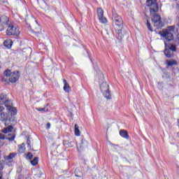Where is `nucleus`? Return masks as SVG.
<instances>
[{"label":"nucleus","instance_id":"3","mask_svg":"<svg viewBox=\"0 0 179 179\" xmlns=\"http://www.w3.org/2000/svg\"><path fill=\"white\" fill-rule=\"evenodd\" d=\"M157 11H155L154 13H151V20L152 23H154L155 27H157V29H162L163 27V22H162V17L159 15V14L157 13Z\"/></svg>","mask_w":179,"mask_h":179},{"label":"nucleus","instance_id":"4","mask_svg":"<svg viewBox=\"0 0 179 179\" xmlns=\"http://www.w3.org/2000/svg\"><path fill=\"white\" fill-rule=\"evenodd\" d=\"M3 75L8 78L9 82L11 83H15L19 80V71L11 72L10 70H6L3 72Z\"/></svg>","mask_w":179,"mask_h":179},{"label":"nucleus","instance_id":"1","mask_svg":"<svg viewBox=\"0 0 179 179\" xmlns=\"http://www.w3.org/2000/svg\"><path fill=\"white\" fill-rule=\"evenodd\" d=\"M174 29H176V26L173 25L169 27L167 29H163L162 31L159 32L160 35L166 40L164 41V54L167 58H171V57L174 55V52L177 51V48H176V45L170 43V41H173L174 39V36H173V33H174Z\"/></svg>","mask_w":179,"mask_h":179},{"label":"nucleus","instance_id":"31","mask_svg":"<svg viewBox=\"0 0 179 179\" xmlns=\"http://www.w3.org/2000/svg\"><path fill=\"white\" fill-rule=\"evenodd\" d=\"M3 110H5V108H3V106H0V113H2Z\"/></svg>","mask_w":179,"mask_h":179},{"label":"nucleus","instance_id":"10","mask_svg":"<svg viewBox=\"0 0 179 179\" xmlns=\"http://www.w3.org/2000/svg\"><path fill=\"white\" fill-rule=\"evenodd\" d=\"M96 12L101 23H107V18L104 17V11L103 10V9L99 8L97 9Z\"/></svg>","mask_w":179,"mask_h":179},{"label":"nucleus","instance_id":"12","mask_svg":"<svg viewBox=\"0 0 179 179\" xmlns=\"http://www.w3.org/2000/svg\"><path fill=\"white\" fill-rule=\"evenodd\" d=\"M8 110V115H10V118H13V116L17 114V110L16 109V108L13 106H11V108H9Z\"/></svg>","mask_w":179,"mask_h":179},{"label":"nucleus","instance_id":"33","mask_svg":"<svg viewBox=\"0 0 179 179\" xmlns=\"http://www.w3.org/2000/svg\"><path fill=\"white\" fill-rule=\"evenodd\" d=\"M0 179H2V172L0 171Z\"/></svg>","mask_w":179,"mask_h":179},{"label":"nucleus","instance_id":"20","mask_svg":"<svg viewBox=\"0 0 179 179\" xmlns=\"http://www.w3.org/2000/svg\"><path fill=\"white\" fill-rule=\"evenodd\" d=\"M37 28H35L34 29H32L33 31H34L36 34H40L41 33V27H40V25L37 24Z\"/></svg>","mask_w":179,"mask_h":179},{"label":"nucleus","instance_id":"13","mask_svg":"<svg viewBox=\"0 0 179 179\" xmlns=\"http://www.w3.org/2000/svg\"><path fill=\"white\" fill-rule=\"evenodd\" d=\"M63 83H64V90L66 92V93H69L71 90V86H69V84L68 82H66V80L64 79L63 80Z\"/></svg>","mask_w":179,"mask_h":179},{"label":"nucleus","instance_id":"15","mask_svg":"<svg viewBox=\"0 0 179 179\" xmlns=\"http://www.w3.org/2000/svg\"><path fill=\"white\" fill-rule=\"evenodd\" d=\"M13 131V127H12V125H10L8 127L2 129L1 132H3V134H9V132H12Z\"/></svg>","mask_w":179,"mask_h":179},{"label":"nucleus","instance_id":"30","mask_svg":"<svg viewBox=\"0 0 179 179\" xmlns=\"http://www.w3.org/2000/svg\"><path fill=\"white\" fill-rule=\"evenodd\" d=\"M1 170H3V164H2V162L0 161V171Z\"/></svg>","mask_w":179,"mask_h":179},{"label":"nucleus","instance_id":"27","mask_svg":"<svg viewBox=\"0 0 179 179\" xmlns=\"http://www.w3.org/2000/svg\"><path fill=\"white\" fill-rule=\"evenodd\" d=\"M19 150H22L23 148H24V143H22V145H18Z\"/></svg>","mask_w":179,"mask_h":179},{"label":"nucleus","instance_id":"22","mask_svg":"<svg viewBox=\"0 0 179 179\" xmlns=\"http://www.w3.org/2000/svg\"><path fill=\"white\" fill-rule=\"evenodd\" d=\"M11 41H4V46L7 47V48H11L12 44H10Z\"/></svg>","mask_w":179,"mask_h":179},{"label":"nucleus","instance_id":"26","mask_svg":"<svg viewBox=\"0 0 179 179\" xmlns=\"http://www.w3.org/2000/svg\"><path fill=\"white\" fill-rule=\"evenodd\" d=\"M27 145H28V148H29V149H31V145H30V139H27Z\"/></svg>","mask_w":179,"mask_h":179},{"label":"nucleus","instance_id":"18","mask_svg":"<svg viewBox=\"0 0 179 179\" xmlns=\"http://www.w3.org/2000/svg\"><path fill=\"white\" fill-rule=\"evenodd\" d=\"M15 156H16V154L10 153L8 156L4 157V160H5V162H8V160H9V162H10V160H12V159H13V157H15Z\"/></svg>","mask_w":179,"mask_h":179},{"label":"nucleus","instance_id":"16","mask_svg":"<svg viewBox=\"0 0 179 179\" xmlns=\"http://www.w3.org/2000/svg\"><path fill=\"white\" fill-rule=\"evenodd\" d=\"M166 64L168 66H173L174 65H178V62L177 61L172 59V60H166Z\"/></svg>","mask_w":179,"mask_h":179},{"label":"nucleus","instance_id":"7","mask_svg":"<svg viewBox=\"0 0 179 179\" xmlns=\"http://www.w3.org/2000/svg\"><path fill=\"white\" fill-rule=\"evenodd\" d=\"M146 3L147 6H150V13L159 12V6H157V3H156V0H147Z\"/></svg>","mask_w":179,"mask_h":179},{"label":"nucleus","instance_id":"32","mask_svg":"<svg viewBox=\"0 0 179 179\" xmlns=\"http://www.w3.org/2000/svg\"><path fill=\"white\" fill-rule=\"evenodd\" d=\"M1 82H6V79H5L3 77L1 78Z\"/></svg>","mask_w":179,"mask_h":179},{"label":"nucleus","instance_id":"24","mask_svg":"<svg viewBox=\"0 0 179 179\" xmlns=\"http://www.w3.org/2000/svg\"><path fill=\"white\" fill-rule=\"evenodd\" d=\"M78 171H79V170L76 169L75 175H76V177L80 178V177H82V173L80 172L79 173H78Z\"/></svg>","mask_w":179,"mask_h":179},{"label":"nucleus","instance_id":"35","mask_svg":"<svg viewBox=\"0 0 179 179\" xmlns=\"http://www.w3.org/2000/svg\"><path fill=\"white\" fill-rule=\"evenodd\" d=\"M113 36H114L113 33H110V36L113 37Z\"/></svg>","mask_w":179,"mask_h":179},{"label":"nucleus","instance_id":"29","mask_svg":"<svg viewBox=\"0 0 179 179\" xmlns=\"http://www.w3.org/2000/svg\"><path fill=\"white\" fill-rule=\"evenodd\" d=\"M51 128V123L48 122L46 124V129H50Z\"/></svg>","mask_w":179,"mask_h":179},{"label":"nucleus","instance_id":"8","mask_svg":"<svg viewBox=\"0 0 179 179\" xmlns=\"http://www.w3.org/2000/svg\"><path fill=\"white\" fill-rule=\"evenodd\" d=\"M6 33L7 36H19V34H20L19 28L13 27V25H8Z\"/></svg>","mask_w":179,"mask_h":179},{"label":"nucleus","instance_id":"17","mask_svg":"<svg viewBox=\"0 0 179 179\" xmlns=\"http://www.w3.org/2000/svg\"><path fill=\"white\" fill-rule=\"evenodd\" d=\"M120 136H122V138H125L126 139H128L129 135H128V131L125 130H120Z\"/></svg>","mask_w":179,"mask_h":179},{"label":"nucleus","instance_id":"36","mask_svg":"<svg viewBox=\"0 0 179 179\" xmlns=\"http://www.w3.org/2000/svg\"><path fill=\"white\" fill-rule=\"evenodd\" d=\"M175 1H178V0H175Z\"/></svg>","mask_w":179,"mask_h":179},{"label":"nucleus","instance_id":"5","mask_svg":"<svg viewBox=\"0 0 179 179\" xmlns=\"http://www.w3.org/2000/svg\"><path fill=\"white\" fill-rule=\"evenodd\" d=\"M100 89L104 97L108 100H110V99H111V94H110V90L108 89V85L107 83H102L100 85Z\"/></svg>","mask_w":179,"mask_h":179},{"label":"nucleus","instance_id":"25","mask_svg":"<svg viewBox=\"0 0 179 179\" xmlns=\"http://www.w3.org/2000/svg\"><path fill=\"white\" fill-rule=\"evenodd\" d=\"M27 157L29 159L31 160L33 159V154L31 152H28Z\"/></svg>","mask_w":179,"mask_h":179},{"label":"nucleus","instance_id":"2","mask_svg":"<svg viewBox=\"0 0 179 179\" xmlns=\"http://www.w3.org/2000/svg\"><path fill=\"white\" fill-rule=\"evenodd\" d=\"M112 20L113 27L115 29V31L116 33V37L121 41L124 37L122 34V29L124 27V21H122V18L115 11V8L112 10Z\"/></svg>","mask_w":179,"mask_h":179},{"label":"nucleus","instance_id":"21","mask_svg":"<svg viewBox=\"0 0 179 179\" xmlns=\"http://www.w3.org/2000/svg\"><path fill=\"white\" fill-rule=\"evenodd\" d=\"M31 164L32 166H36V164H38V157H35L32 161H31Z\"/></svg>","mask_w":179,"mask_h":179},{"label":"nucleus","instance_id":"23","mask_svg":"<svg viewBox=\"0 0 179 179\" xmlns=\"http://www.w3.org/2000/svg\"><path fill=\"white\" fill-rule=\"evenodd\" d=\"M146 24H147V27H148V30H150V31H153V29H152V26H150V22L148 20H147Z\"/></svg>","mask_w":179,"mask_h":179},{"label":"nucleus","instance_id":"6","mask_svg":"<svg viewBox=\"0 0 179 179\" xmlns=\"http://www.w3.org/2000/svg\"><path fill=\"white\" fill-rule=\"evenodd\" d=\"M0 121H5V125H9L12 124L10 122H15V117H10V115L8 113H1L0 114Z\"/></svg>","mask_w":179,"mask_h":179},{"label":"nucleus","instance_id":"14","mask_svg":"<svg viewBox=\"0 0 179 179\" xmlns=\"http://www.w3.org/2000/svg\"><path fill=\"white\" fill-rule=\"evenodd\" d=\"M78 148H80V149H83L84 148H87V141L85 139H82L81 143L78 145Z\"/></svg>","mask_w":179,"mask_h":179},{"label":"nucleus","instance_id":"9","mask_svg":"<svg viewBox=\"0 0 179 179\" xmlns=\"http://www.w3.org/2000/svg\"><path fill=\"white\" fill-rule=\"evenodd\" d=\"M0 103L1 104H4L7 109L10 108L13 106V103L10 101L6 99V95L3 94L0 95Z\"/></svg>","mask_w":179,"mask_h":179},{"label":"nucleus","instance_id":"11","mask_svg":"<svg viewBox=\"0 0 179 179\" xmlns=\"http://www.w3.org/2000/svg\"><path fill=\"white\" fill-rule=\"evenodd\" d=\"M15 138H16L15 134H8V137H5V135L0 133V140L1 141H3V139H7L8 141H10V142H12L15 141Z\"/></svg>","mask_w":179,"mask_h":179},{"label":"nucleus","instance_id":"28","mask_svg":"<svg viewBox=\"0 0 179 179\" xmlns=\"http://www.w3.org/2000/svg\"><path fill=\"white\" fill-rule=\"evenodd\" d=\"M37 110H38V111H47V110L45 109V108H37Z\"/></svg>","mask_w":179,"mask_h":179},{"label":"nucleus","instance_id":"19","mask_svg":"<svg viewBox=\"0 0 179 179\" xmlns=\"http://www.w3.org/2000/svg\"><path fill=\"white\" fill-rule=\"evenodd\" d=\"M75 136H80V130H79V126L78 124H75Z\"/></svg>","mask_w":179,"mask_h":179},{"label":"nucleus","instance_id":"34","mask_svg":"<svg viewBox=\"0 0 179 179\" xmlns=\"http://www.w3.org/2000/svg\"><path fill=\"white\" fill-rule=\"evenodd\" d=\"M107 36H110V32H107Z\"/></svg>","mask_w":179,"mask_h":179}]
</instances>
